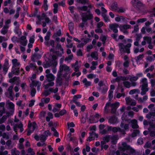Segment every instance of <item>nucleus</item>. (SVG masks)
I'll use <instances>...</instances> for the list:
<instances>
[{"label":"nucleus","instance_id":"obj_1","mask_svg":"<svg viewBox=\"0 0 155 155\" xmlns=\"http://www.w3.org/2000/svg\"><path fill=\"white\" fill-rule=\"evenodd\" d=\"M132 40L131 39H127V40H124L123 41L124 44H126L127 42H129V43L127 44L126 45H124L123 43H120L118 44V46L120 50L121 51L126 52L127 53H130V48L131 47V43L132 42Z\"/></svg>","mask_w":155,"mask_h":155},{"label":"nucleus","instance_id":"obj_2","mask_svg":"<svg viewBox=\"0 0 155 155\" xmlns=\"http://www.w3.org/2000/svg\"><path fill=\"white\" fill-rule=\"evenodd\" d=\"M19 121V120L16 118H15L14 120L12 119H9L8 121V124H11V125L13 126V130L16 132H17L18 128L20 129V132H22L24 130L23 128V125L21 123H20L18 125L16 123H15L18 122Z\"/></svg>","mask_w":155,"mask_h":155},{"label":"nucleus","instance_id":"obj_3","mask_svg":"<svg viewBox=\"0 0 155 155\" xmlns=\"http://www.w3.org/2000/svg\"><path fill=\"white\" fill-rule=\"evenodd\" d=\"M140 82L142 83L141 91L140 94L143 95L145 94L146 92L148 90V84L147 79L146 78H143L141 79L140 80Z\"/></svg>","mask_w":155,"mask_h":155},{"label":"nucleus","instance_id":"obj_4","mask_svg":"<svg viewBox=\"0 0 155 155\" xmlns=\"http://www.w3.org/2000/svg\"><path fill=\"white\" fill-rule=\"evenodd\" d=\"M45 76L46 78V80L49 82L45 86V88H48L49 87L53 86L54 85V83L53 82L55 79V77L52 74H46Z\"/></svg>","mask_w":155,"mask_h":155},{"label":"nucleus","instance_id":"obj_5","mask_svg":"<svg viewBox=\"0 0 155 155\" xmlns=\"http://www.w3.org/2000/svg\"><path fill=\"white\" fill-rule=\"evenodd\" d=\"M110 105L112 108L111 111L112 113H114L116 111L117 108L119 107L120 103L118 102H116L114 103L110 104V102H108L106 104L104 108L105 111L108 110V107Z\"/></svg>","mask_w":155,"mask_h":155},{"label":"nucleus","instance_id":"obj_6","mask_svg":"<svg viewBox=\"0 0 155 155\" xmlns=\"http://www.w3.org/2000/svg\"><path fill=\"white\" fill-rule=\"evenodd\" d=\"M12 61L13 65L12 70L14 71L13 73L15 74H18L19 70L18 69H16L15 67L19 66L20 63L16 59H13Z\"/></svg>","mask_w":155,"mask_h":155},{"label":"nucleus","instance_id":"obj_7","mask_svg":"<svg viewBox=\"0 0 155 155\" xmlns=\"http://www.w3.org/2000/svg\"><path fill=\"white\" fill-rule=\"evenodd\" d=\"M28 130L27 132V135H29L35 130L36 127V124L35 122L31 123L29 121L28 123Z\"/></svg>","mask_w":155,"mask_h":155},{"label":"nucleus","instance_id":"obj_8","mask_svg":"<svg viewBox=\"0 0 155 155\" xmlns=\"http://www.w3.org/2000/svg\"><path fill=\"white\" fill-rule=\"evenodd\" d=\"M110 140L113 143H115L117 140V137L116 136H111L109 135L105 136L103 138L104 142H107Z\"/></svg>","mask_w":155,"mask_h":155},{"label":"nucleus","instance_id":"obj_9","mask_svg":"<svg viewBox=\"0 0 155 155\" xmlns=\"http://www.w3.org/2000/svg\"><path fill=\"white\" fill-rule=\"evenodd\" d=\"M125 108V107L123 106L118 111V114L123 113L121 117L122 120L123 121L124 120L126 121L128 120L127 113L126 112H124Z\"/></svg>","mask_w":155,"mask_h":155},{"label":"nucleus","instance_id":"obj_10","mask_svg":"<svg viewBox=\"0 0 155 155\" xmlns=\"http://www.w3.org/2000/svg\"><path fill=\"white\" fill-rule=\"evenodd\" d=\"M69 73H71L72 71L70 68L69 67L65 64L61 65L60 66V71L58 72L61 74V72L63 71Z\"/></svg>","mask_w":155,"mask_h":155},{"label":"nucleus","instance_id":"obj_11","mask_svg":"<svg viewBox=\"0 0 155 155\" xmlns=\"http://www.w3.org/2000/svg\"><path fill=\"white\" fill-rule=\"evenodd\" d=\"M101 115L98 113H96L95 115L91 116L89 119V122L90 123H96L98 121Z\"/></svg>","mask_w":155,"mask_h":155},{"label":"nucleus","instance_id":"obj_12","mask_svg":"<svg viewBox=\"0 0 155 155\" xmlns=\"http://www.w3.org/2000/svg\"><path fill=\"white\" fill-rule=\"evenodd\" d=\"M93 17V15L90 12L84 13L82 15V21L85 22L88 20L91 19Z\"/></svg>","mask_w":155,"mask_h":155},{"label":"nucleus","instance_id":"obj_13","mask_svg":"<svg viewBox=\"0 0 155 155\" xmlns=\"http://www.w3.org/2000/svg\"><path fill=\"white\" fill-rule=\"evenodd\" d=\"M130 25H121L119 26L120 30L125 34L128 33L127 29L130 28Z\"/></svg>","mask_w":155,"mask_h":155},{"label":"nucleus","instance_id":"obj_14","mask_svg":"<svg viewBox=\"0 0 155 155\" xmlns=\"http://www.w3.org/2000/svg\"><path fill=\"white\" fill-rule=\"evenodd\" d=\"M31 84L32 85H31L30 87H33V86L37 87V90L39 91L40 90V87L41 86V82L37 81H32Z\"/></svg>","mask_w":155,"mask_h":155},{"label":"nucleus","instance_id":"obj_15","mask_svg":"<svg viewBox=\"0 0 155 155\" xmlns=\"http://www.w3.org/2000/svg\"><path fill=\"white\" fill-rule=\"evenodd\" d=\"M125 100L126 104H127L132 106H134L136 104L135 101L129 97H126L125 98Z\"/></svg>","mask_w":155,"mask_h":155},{"label":"nucleus","instance_id":"obj_16","mask_svg":"<svg viewBox=\"0 0 155 155\" xmlns=\"http://www.w3.org/2000/svg\"><path fill=\"white\" fill-rule=\"evenodd\" d=\"M118 25L116 23L110 25L109 27L114 32L116 33L118 32L117 28L119 27Z\"/></svg>","mask_w":155,"mask_h":155},{"label":"nucleus","instance_id":"obj_17","mask_svg":"<svg viewBox=\"0 0 155 155\" xmlns=\"http://www.w3.org/2000/svg\"><path fill=\"white\" fill-rule=\"evenodd\" d=\"M98 137V135L96 133L92 132L90 134L89 137L87 138V141H91L94 139L95 138Z\"/></svg>","mask_w":155,"mask_h":155},{"label":"nucleus","instance_id":"obj_18","mask_svg":"<svg viewBox=\"0 0 155 155\" xmlns=\"http://www.w3.org/2000/svg\"><path fill=\"white\" fill-rule=\"evenodd\" d=\"M28 42L27 40L26 39V38L25 36H22L20 38V43L23 46H26Z\"/></svg>","mask_w":155,"mask_h":155},{"label":"nucleus","instance_id":"obj_19","mask_svg":"<svg viewBox=\"0 0 155 155\" xmlns=\"http://www.w3.org/2000/svg\"><path fill=\"white\" fill-rule=\"evenodd\" d=\"M90 40V39L88 38L82 39V42L81 43V44L78 45L77 47L79 48L82 47L84 45L86 44Z\"/></svg>","mask_w":155,"mask_h":155},{"label":"nucleus","instance_id":"obj_20","mask_svg":"<svg viewBox=\"0 0 155 155\" xmlns=\"http://www.w3.org/2000/svg\"><path fill=\"white\" fill-rule=\"evenodd\" d=\"M6 106L7 107L12 109L13 111L14 110L15 105L13 103L9 101H7L6 103Z\"/></svg>","mask_w":155,"mask_h":155},{"label":"nucleus","instance_id":"obj_21","mask_svg":"<svg viewBox=\"0 0 155 155\" xmlns=\"http://www.w3.org/2000/svg\"><path fill=\"white\" fill-rule=\"evenodd\" d=\"M130 146L127 145L125 143L123 142L122 143V148L120 149V150H122L124 151L125 150H130Z\"/></svg>","mask_w":155,"mask_h":155},{"label":"nucleus","instance_id":"obj_22","mask_svg":"<svg viewBox=\"0 0 155 155\" xmlns=\"http://www.w3.org/2000/svg\"><path fill=\"white\" fill-rule=\"evenodd\" d=\"M84 85L86 87H88L91 85V81H88L86 78H84L82 81Z\"/></svg>","mask_w":155,"mask_h":155},{"label":"nucleus","instance_id":"obj_23","mask_svg":"<svg viewBox=\"0 0 155 155\" xmlns=\"http://www.w3.org/2000/svg\"><path fill=\"white\" fill-rule=\"evenodd\" d=\"M118 121L117 118L115 117H110L109 120V122L111 124H115Z\"/></svg>","mask_w":155,"mask_h":155},{"label":"nucleus","instance_id":"obj_24","mask_svg":"<svg viewBox=\"0 0 155 155\" xmlns=\"http://www.w3.org/2000/svg\"><path fill=\"white\" fill-rule=\"evenodd\" d=\"M13 87V86H11L9 87L8 89V91L9 92V95L6 94L7 96L10 97H12L13 96V94L12 91V89Z\"/></svg>","mask_w":155,"mask_h":155},{"label":"nucleus","instance_id":"obj_25","mask_svg":"<svg viewBox=\"0 0 155 155\" xmlns=\"http://www.w3.org/2000/svg\"><path fill=\"white\" fill-rule=\"evenodd\" d=\"M108 130H111L114 132L120 131L121 132V129L119 127H109Z\"/></svg>","mask_w":155,"mask_h":155},{"label":"nucleus","instance_id":"obj_26","mask_svg":"<svg viewBox=\"0 0 155 155\" xmlns=\"http://www.w3.org/2000/svg\"><path fill=\"white\" fill-rule=\"evenodd\" d=\"M61 74L59 72H58V76L56 79V81L57 83V84L56 85V86H58L59 85H60L61 78L60 77Z\"/></svg>","mask_w":155,"mask_h":155},{"label":"nucleus","instance_id":"obj_27","mask_svg":"<svg viewBox=\"0 0 155 155\" xmlns=\"http://www.w3.org/2000/svg\"><path fill=\"white\" fill-rule=\"evenodd\" d=\"M132 123V127L133 128H137L138 127L137 124V121L135 120H133L131 121Z\"/></svg>","mask_w":155,"mask_h":155},{"label":"nucleus","instance_id":"obj_28","mask_svg":"<svg viewBox=\"0 0 155 155\" xmlns=\"http://www.w3.org/2000/svg\"><path fill=\"white\" fill-rule=\"evenodd\" d=\"M91 56L95 60H97L98 58V53L96 51L92 52L91 54Z\"/></svg>","mask_w":155,"mask_h":155},{"label":"nucleus","instance_id":"obj_29","mask_svg":"<svg viewBox=\"0 0 155 155\" xmlns=\"http://www.w3.org/2000/svg\"><path fill=\"white\" fill-rule=\"evenodd\" d=\"M118 7L116 2L113 3L111 6V9L113 11H117Z\"/></svg>","mask_w":155,"mask_h":155},{"label":"nucleus","instance_id":"obj_30","mask_svg":"<svg viewBox=\"0 0 155 155\" xmlns=\"http://www.w3.org/2000/svg\"><path fill=\"white\" fill-rule=\"evenodd\" d=\"M8 26L6 27V26H4L1 30V33L3 35L5 34L8 32Z\"/></svg>","mask_w":155,"mask_h":155},{"label":"nucleus","instance_id":"obj_31","mask_svg":"<svg viewBox=\"0 0 155 155\" xmlns=\"http://www.w3.org/2000/svg\"><path fill=\"white\" fill-rule=\"evenodd\" d=\"M131 2L134 6H138L140 4V2L138 0H132Z\"/></svg>","mask_w":155,"mask_h":155},{"label":"nucleus","instance_id":"obj_32","mask_svg":"<svg viewBox=\"0 0 155 155\" xmlns=\"http://www.w3.org/2000/svg\"><path fill=\"white\" fill-rule=\"evenodd\" d=\"M27 153V155H34L35 154V153L33 149L31 148L28 149Z\"/></svg>","mask_w":155,"mask_h":155},{"label":"nucleus","instance_id":"obj_33","mask_svg":"<svg viewBox=\"0 0 155 155\" xmlns=\"http://www.w3.org/2000/svg\"><path fill=\"white\" fill-rule=\"evenodd\" d=\"M21 8L20 7L17 8L16 11V13L14 15V18H18L19 15V12L21 10Z\"/></svg>","mask_w":155,"mask_h":155},{"label":"nucleus","instance_id":"obj_34","mask_svg":"<svg viewBox=\"0 0 155 155\" xmlns=\"http://www.w3.org/2000/svg\"><path fill=\"white\" fill-rule=\"evenodd\" d=\"M12 155H19V152L15 148H14L11 151Z\"/></svg>","mask_w":155,"mask_h":155},{"label":"nucleus","instance_id":"obj_35","mask_svg":"<svg viewBox=\"0 0 155 155\" xmlns=\"http://www.w3.org/2000/svg\"><path fill=\"white\" fill-rule=\"evenodd\" d=\"M143 39L145 40L146 42L148 43H150L151 41V38L147 36H145L143 38Z\"/></svg>","mask_w":155,"mask_h":155},{"label":"nucleus","instance_id":"obj_36","mask_svg":"<svg viewBox=\"0 0 155 155\" xmlns=\"http://www.w3.org/2000/svg\"><path fill=\"white\" fill-rule=\"evenodd\" d=\"M52 63H53L54 66L56 65L57 64V62L56 61V59H57L56 56L55 55H53L52 56Z\"/></svg>","mask_w":155,"mask_h":155},{"label":"nucleus","instance_id":"obj_37","mask_svg":"<svg viewBox=\"0 0 155 155\" xmlns=\"http://www.w3.org/2000/svg\"><path fill=\"white\" fill-rule=\"evenodd\" d=\"M8 115L4 116L1 118L0 119V124L3 123L8 117Z\"/></svg>","mask_w":155,"mask_h":155},{"label":"nucleus","instance_id":"obj_38","mask_svg":"<svg viewBox=\"0 0 155 155\" xmlns=\"http://www.w3.org/2000/svg\"><path fill=\"white\" fill-rule=\"evenodd\" d=\"M135 93H139V90L137 89H134L131 90L129 92V94L131 95Z\"/></svg>","mask_w":155,"mask_h":155},{"label":"nucleus","instance_id":"obj_39","mask_svg":"<svg viewBox=\"0 0 155 155\" xmlns=\"http://www.w3.org/2000/svg\"><path fill=\"white\" fill-rule=\"evenodd\" d=\"M22 101L21 100H19L17 101L16 102V104L21 107V108H22L25 106V104H22Z\"/></svg>","mask_w":155,"mask_h":155},{"label":"nucleus","instance_id":"obj_40","mask_svg":"<svg viewBox=\"0 0 155 155\" xmlns=\"http://www.w3.org/2000/svg\"><path fill=\"white\" fill-rule=\"evenodd\" d=\"M53 117V114L51 113H48V116L46 117V120L47 121H49Z\"/></svg>","mask_w":155,"mask_h":155},{"label":"nucleus","instance_id":"obj_41","mask_svg":"<svg viewBox=\"0 0 155 155\" xmlns=\"http://www.w3.org/2000/svg\"><path fill=\"white\" fill-rule=\"evenodd\" d=\"M147 20V18H140L137 20V23H142L146 21Z\"/></svg>","mask_w":155,"mask_h":155},{"label":"nucleus","instance_id":"obj_42","mask_svg":"<svg viewBox=\"0 0 155 155\" xmlns=\"http://www.w3.org/2000/svg\"><path fill=\"white\" fill-rule=\"evenodd\" d=\"M120 127L122 128H124V130H126L128 129L129 127V125L128 124H126L124 125L123 122H122L121 124Z\"/></svg>","mask_w":155,"mask_h":155},{"label":"nucleus","instance_id":"obj_43","mask_svg":"<svg viewBox=\"0 0 155 155\" xmlns=\"http://www.w3.org/2000/svg\"><path fill=\"white\" fill-rule=\"evenodd\" d=\"M45 22H43L42 26L44 27H45L46 26V23H49L50 22V21L49 18L48 17H46L45 18Z\"/></svg>","mask_w":155,"mask_h":155},{"label":"nucleus","instance_id":"obj_44","mask_svg":"<svg viewBox=\"0 0 155 155\" xmlns=\"http://www.w3.org/2000/svg\"><path fill=\"white\" fill-rule=\"evenodd\" d=\"M49 91L51 92L55 93L58 91V87H56L55 88H51L49 89Z\"/></svg>","mask_w":155,"mask_h":155},{"label":"nucleus","instance_id":"obj_45","mask_svg":"<svg viewBox=\"0 0 155 155\" xmlns=\"http://www.w3.org/2000/svg\"><path fill=\"white\" fill-rule=\"evenodd\" d=\"M113 91L112 90H110L108 92V97L109 99V101L111 100L113 98Z\"/></svg>","mask_w":155,"mask_h":155},{"label":"nucleus","instance_id":"obj_46","mask_svg":"<svg viewBox=\"0 0 155 155\" xmlns=\"http://www.w3.org/2000/svg\"><path fill=\"white\" fill-rule=\"evenodd\" d=\"M108 89L107 86L105 85L103 88H100V90L102 93H105L107 91Z\"/></svg>","mask_w":155,"mask_h":155},{"label":"nucleus","instance_id":"obj_47","mask_svg":"<svg viewBox=\"0 0 155 155\" xmlns=\"http://www.w3.org/2000/svg\"><path fill=\"white\" fill-rule=\"evenodd\" d=\"M47 0H44L43 7L45 11H47L48 9V6L47 4Z\"/></svg>","mask_w":155,"mask_h":155},{"label":"nucleus","instance_id":"obj_48","mask_svg":"<svg viewBox=\"0 0 155 155\" xmlns=\"http://www.w3.org/2000/svg\"><path fill=\"white\" fill-rule=\"evenodd\" d=\"M140 132L137 130H135L132 134V137H134L139 134Z\"/></svg>","mask_w":155,"mask_h":155},{"label":"nucleus","instance_id":"obj_49","mask_svg":"<svg viewBox=\"0 0 155 155\" xmlns=\"http://www.w3.org/2000/svg\"><path fill=\"white\" fill-rule=\"evenodd\" d=\"M102 16L105 22H108L110 21L108 17L105 14H102Z\"/></svg>","mask_w":155,"mask_h":155},{"label":"nucleus","instance_id":"obj_50","mask_svg":"<svg viewBox=\"0 0 155 155\" xmlns=\"http://www.w3.org/2000/svg\"><path fill=\"white\" fill-rule=\"evenodd\" d=\"M40 140H41L42 141H45L47 139V137L44 134L43 135H41V136H40Z\"/></svg>","mask_w":155,"mask_h":155},{"label":"nucleus","instance_id":"obj_51","mask_svg":"<svg viewBox=\"0 0 155 155\" xmlns=\"http://www.w3.org/2000/svg\"><path fill=\"white\" fill-rule=\"evenodd\" d=\"M50 101V98L47 97L45 98H42L41 99V101L42 102H44L45 103H48Z\"/></svg>","mask_w":155,"mask_h":155},{"label":"nucleus","instance_id":"obj_52","mask_svg":"<svg viewBox=\"0 0 155 155\" xmlns=\"http://www.w3.org/2000/svg\"><path fill=\"white\" fill-rule=\"evenodd\" d=\"M51 129V130L53 131L54 132V135L56 137H58V133L57 132V130L55 129L54 127H52Z\"/></svg>","mask_w":155,"mask_h":155},{"label":"nucleus","instance_id":"obj_53","mask_svg":"<svg viewBox=\"0 0 155 155\" xmlns=\"http://www.w3.org/2000/svg\"><path fill=\"white\" fill-rule=\"evenodd\" d=\"M51 35V33L50 32H48L46 35L45 36V39L46 41H48L49 40L50 37Z\"/></svg>","mask_w":155,"mask_h":155},{"label":"nucleus","instance_id":"obj_54","mask_svg":"<svg viewBox=\"0 0 155 155\" xmlns=\"http://www.w3.org/2000/svg\"><path fill=\"white\" fill-rule=\"evenodd\" d=\"M124 86L127 87L129 88L130 87V83L128 81H124L123 83Z\"/></svg>","mask_w":155,"mask_h":155},{"label":"nucleus","instance_id":"obj_55","mask_svg":"<svg viewBox=\"0 0 155 155\" xmlns=\"http://www.w3.org/2000/svg\"><path fill=\"white\" fill-rule=\"evenodd\" d=\"M73 58V55L72 54L69 55L65 58V60L68 61H70Z\"/></svg>","mask_w":155,"mask_h":155},{"label":"nucleus","instance_id":"obj_56","mask_svg":"<svg viewBox=\"0 0 155 155\" xmlns=\"http://www.w3.org/2000/svg\"><path fill=\"white\" fill-rule=\"evenodd\" d=\"M95 75L93 74H90L87 75V77L88 79H93L95 77Z\"/></svg>","mask_w":155,"mask_h":155},{"label":"nucleus","instance_id":"obj_57","mask_svg":"<svg viewBox=\"0 0 155 155\" xmlns=\"http://www.w3.org/2000/svg\"><path fill=\"white\" fill-rule=\"evenodd\" d=\"M69 30L71 32L72 31L73 29V24L72 22H70L69 23Z\"/></svg>","mask_w":155,"mask_h":155},{"label":"nucleus","instance_id":"obj_58","mask_svg":"<svg viewBox=\"0 0 155 155\" xmlns=\"http://www.w3.org/2000/svg\"><path fill=\"white\" fill-rule=\"evenodd\" d=\"M125 11V9L123 8H118L117 12H123Z\"/></svg>","mask_w":155,"mask_h":155},{"label":"nucleus","instance_id":"obj_59","mask_svg":"<svg viewBox=\"0 0 155 155\" xmlns=\"http://www.w3.org/2000/svg\"><path fill=\"white\" fill-rule=\"evenodd\" d=\"M81 97V94H78L75 95L73 97L74 101H75L78 98H80Z\"/></svg>","mask_w":155,"mask_h":155},{"label":"nucleus","instance_id":"obj_60","mask_svg":"<svg viewBox=\"0 0 155 155\" xmlns=\"http://www.w3.org/2000/svg\"><path fill=\"white\" fill-rule=\"evenodd\" d=\"M154 69V66L153 65H152L150 66V67L149 68H147L145 71L148 72L150 71H152Z\"/></svg>","mask_w":155,"mask_h":155},{"label":"nucleus","instance_id":"obj_61","mask_svg":"<svg viewBox=\"0 0 155 155\" xmlns=\"http://www.w3.org/2000/svg\"><path fill=\"white\" fill-rule=\"evenodd\" d=\"M67 125L68 128L71 127H74L75 126V125L73 122L68 123Z\"/></svg>","mask_w":155,"mask_h":155},{"label":"nucleus","instance_id":"obj_62","mask_svg":"<svg viewBox=\"0 0 155 155\" xmlns=\"http://www.w3.org/2000/svg\"><path fill=\"white\" fill-rule=\"evenodd\" d=\"M46 152L44 150H42L41 152H40V151H38L37 153V155H46Z\"/></svg>","mask_w":155,"mask_h":155},{"label":"nucleus","instance_id":"obj_63","mask_svg":"<svg viewBox=\"0 0 155 155\" xmlns=\"http://www.w3.org/2000/svg\"><path fill=\"white\" fill-rule=\"evenodd\" d=\"M122 77H118L115 79L112 80L111 81V82L112 83H114L116 81H118Z\"/></svg>","mask_w":155,"mask_h":155},{"label":"nucleus","instance_id":"obj_64","mask_svg":"<svg viewBox=\"0 0 155 155\" xmlns=\"http://www.w3.org/2000/svg\"><path fill=\"white\" fill-rule=\"evenodd\" d=\"M36 92V90L35 89L32 88L31 92V94L32 97L34 96Z\"/></svg>","mask_w":155,"mask_h":155}]
</instances>
